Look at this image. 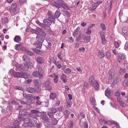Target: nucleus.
<instances>
[{
  "label": "nucleus",
  "mask_w": 128,
  "mask_h": 128,
  "mask_svg": "<svg viewBox=\"0 0 128 128\" xmlns=\"http://www.w3.org/2000/svg\"><path fill=\"white\" fill-rule=\"evenodd\" d=\"M66 75L64 74H62L60 78L62 80L64 79H66Z\"/></svg>",
  "instance_id": "nucleus-60"
},
{
  "label": "nucleus",
  "mask_w": 128,
  "mask_h": 128,
  "mask_svg": "<svg viewBox=\"0 0 128 128\" xmlns=\"http://www.w3.org/2000/svg\"><path fill=\"white\" fill-rule=\"evenodd\" d=\"M61 6L62 8L65 10H67L68 8V7L66 4H64V2L62 1V4Z\"/></svg>",
  "instance_id": "nucleus-34"
},
{
  "label": "nucleus",
  "mask_w": 128,
  "mask_h": 128,
  "mask_svg": "<svg viewBox=\"0 0 128 128\" xmlns=\"http://www.w3.org/2000/svg\"><path fill=\"white\" fill-rule=\"evenodd\" d=\"M98 56L99 58H102L104 57V55L103 52H99Z\"/></svg>",
  "instance_id": "nucleus-37"
},
{
  "label": "nucleus",
  "mask_w": 128,
  "mask_h": 128,
  "mask_svg": "<svg viewBox=\"0 0 128 128\" xmlns=\"http://www.w3.org/2000/svg\"><path fill=\"white\" fill-rule=\"evenodd\" d=\"M122 33L125 35L128 36V27L125 26L122 29Z\"/></svg>",
  "instance_id": "nucleus-19"
},
{
  "label": "nucleus",
  "mask_w": 128,
  "mask_h": 128,
  "mask_svg": "<svg viewBox=\"0 0 128 128\" xmlns=\"http://www.w3.org/2000/svg\"><path fill=\"white\" fill-rule=\"evenodd\" d=\"M56 97V95L54 93H52L51 94L50 98L52 100L55 99Z\"/></svg>",
  "instance_id": "nucleus-35"
},
{
  "label": "nucleus",
  "mask_w": 128,
  "mask_h": 128,
  "mask_svg": "<svg viewBox=\"0 0 128 128\" xmlns=\"http://www.w3.org/2000/svg\"><path fill=\"white\" fill-rule=\"evenodd\" d=\"M51 112L53 113H55L56 112V109L55 108H52L51 109Z\"/></svg>",
  "instance_id": "nucleus-58"
},
{
  "label": "nucleus",
  "mask_w": 128,
  "mask_h": 128,
  "mask_svg": "<svg viewBox=\"0 0 128 128\" xmlns=\"http://www.w3.org/2000/svg\"><path fill=\"white\" fill-rule=\"evenodd\" d=\"M126 72L125 69L124 68H121L120 69V72L121 74H122Z\"/></svg>",
  "instance_id": "nucleus-45"
},
{
  "label": "nucleus",
  "mask_w": 128,
  "mask_h": 128,
  "mask_svg": "<svg viewBox=\"0 0 128 128\" xmlns=\"http://www.w3.org/2000/svg\"><path fill=\"white\" fill-rule=\"evenodd\" d=\"M50 82L49 80L45 81L43 84V86L45 87L46 90H51L52 89V87L50 86Z\"/></svg>",
  "instance_id": "nucleus-5"
},
{
  "label": "nucleus",
  "mask_w": 128,
  "mask_h": 128,
  "mask_svg": "<svg viewBox=\"0 0 128 128\" xmlns=\"http://www.w3.org/2000/svg\"><path fill=\"white\" fill-rule=\"evenodd\" d=\"M90 102L92 104L94 105H95V99L93 98L90 99Z\"/></svg>",
  "instance_id": "nucleus-51"
},
{
  "label": "nucleus",
  "mask_w": 128,
  "mask_h": 128,
  "mask_svg": "<svg viewBox=\"0 0 128 128\" xmlns=\"http://www.w3.org/2000/svg\"><path fill=\"white\" fill-rule=\"evenodd\" d=\"M51 120L52 121L51 122L54 125H56L57 124L58 121L56 118H51Z\"/></svg>",
  "instance_id": "nucleus-31"
},
{
  "label": "nucleus",
  "mask_w": 128,
  "mask_h": 128,
  "mask_svg": "<svg viewBox=\"0 0 128 128\" xmlns=\"http://www.w3.org/2000/svg\"><path fill=\"white\" fill-rule=\"evenodd\" d=\"M54 64L58 68H61L62 66L60 64V62L58 61L57 62H56V61H55Z\"/></svg>",
  "instance_id": "nucleus-38"
},
{
  "label": "nucleus",
  "mask_w": 128,
  "mask_h": 128,
  "mask_svg": "<svg viewBox=\"0 0 128 128\" xmlns=\"http://www.w3.org/2000/svg\"><path fill=\"white\" fill-rule=\"evenodd\" d=\"M43 30L41 28L39 27H37L36 29H34L32 31H34L35 33L37 35H40L41 32L42 31V30Z\"/></svg>",
  "instance_id": "nucleus-16"
},
{
  "label": "nucleus",
  "mask_w": 128,
  "mask_h": 128,
  "mask_svg": "<svg viewBox=\"0 0 128 128\" xmlns=\"http://www.w3.org/2000/svg\"><path fill=\"white\" fill-rule=\"evenodd\" d=\"M24 124H26V126H31L32 124L31 122L30 119L28 118H25L23 119Z\"/></svg>",
  "instance_id": "nucleus-11"
},
{
  "label": "nucleus",
  "mask_w": 128,
  "mask_h": 128,
  "mask_svg": "<svg viewBox=\"0 0 128 128\" xmlns=\"http://www.w3.org/2000/svg\"><path fill=\"white\" fill-rule=\"evenodd\" d=\"M22 58L24 61V62H29L30 59L28 56L26 55H24L22 57Z\"/></svg>",
  "instance_id": "nucleus-22"
},
{
  "label": "nucleus",
  "mask_w": 128,
  "mask_h": 128,
  "mask_svg": "<svg viewBox=\"0 0 128 128\" xmlns=\"http://www.w3.org/2000/svg\"><path fill=\"white\" fill-rule=\"evenodd\" d=\"M104 123L105 124L110 125L112 124V122H111L110 121H104Z\"/></svg>",
  "instance_id": "nucleus-62"
},
{
  "label": "nucleus",
  "mask_w": 128,
  "mask_h": 128,
  "mask_svg": "<svg viewBox=\"0 0 128 128\" xmlns=\"http://www.w3.org/2000/svg\"><path fill=\"white\" fill-rule=\"evenodd\" d=\"M41 32V34L40 35H41L42 37H45L46 35V33L44 31V30H42V31Z\"/></svg>",
  "instance_id": "nucleus-52"
},
{
  "label": "nucleus",
  "mask_w": 128,
  "mask_h": 128,
  "mask_svg": "<svg viewBox=\"0 0 128 128\" xmlns=\"http://www.w3.org/2000/svg\"><path fill=\"white\" fill-rule=\"evenodd\" d=\"M61 14V13L60 12L59 10H57L55 12L54 17L56 18H57L60 16Z\"/></svg>",
  "instance_id": "nucleus-25"
},
{
  "label": "nucleus",
  "mask_w": 128,
  "mask_h": 128,
  "mask_svg": "<svg viewBox=\"0 0 128 128\" xmlns=\"http://www.w3.org/2000/svg\"><path fill=\"white\" fill-rule=\"evenodd\" d=\"M21 46V45L20 44H16L15 46V48L17 50H18Z\"/></svg>",
  "instance_id": "nucleus-53"
},
{
  "label": "nucleus",
  "mask_w": 128,
  "mask_h": 128,
  "mask_svg": "<svg viewBox=\"0 0 128 128\" xmlns=\"http://www.w3.org/2000/svg\"><path fill=\"white\" fill-rule=\"evenodd\" d=\"M110 93V89L108 88L105 91V94L106 96H109Z\"/></svg>",
  "instance_id": "nucleus-30"
},
{
  "label": "nucleus",
  "mask_w": 128,
  "mask_h": 128,
  "mask_svg": "<svg viewBox=\"0 0 128 128\" xmlns=\"http://www.w3.org/2000/svg\"><path fill=\"white\" fill-rule=\"evenodd\" d=\"M100 27L103 30H104L106 29V27L104 24L103 23H101L100 24Z\"/></svg>",
  "instance_id": "nucleus-50"
},
{
  "label": "nucleus",
  "mask_w": 128,
  "mask_h": 128,
  "mask_svg": "<svg viewBox=\"0 0 128 128\" xmlns=\"http://www.w3.org/2000/svg\"><path fill=\"white\" fill-rule=\"evenodd\" d=\"M48 114L50 118H53L54 114L52 112H48Z\"/></svg>",
  "instance_id": "nucleus-41"
},
{
  "label": "nucleus",
  "mask_w": 128,
  "mask_h": 128,
  "mask_svg": "<svg viewBox=\"0 0 128 128\" xmlns=\"http://www.w3.org/2000/svg\"><path fill=\"white\" fill-rule=\"evenodd\" d=\"M36 22L37 24L39 25L40 26L43 28V23H41L38 20H36Z\"/></svg>",
  "instance_id": "nucleus-48"
},
{
  "label": "nucleus",
  "mask_w": 128,
  "mask_h": 128,
  "mask_svg": "<svg viewBox=\"0 0 128 128\" xmlns=\"http://www.w3.org/2000/svg\"><path fill=\"white\" fill-rule=\"evenodd\" d=\"M36 126L38 128H41L42 127V124L40 123H36Z\"/></svg>",
  "instance_id": "nucleus-55"
},
{
  "label": "nucleus",
  "mask_w": 128,
  "mask_h": 128,
  "mask_svg": "<svg viewBox=\"0 0 128 128\" xmlns=\"http://www.w3.org/2000/svg\"><path fill=\"white\" fill-rule=\"evenodd\" d=\"M32 40L30 38H28L26 40V42L28 44L30 45V43L31 42Z\"/></svg>",
  "instance_id": "nucleus-56"
},
{
  "label": "nucleus",
  "mask_w": 128,
  "mask_h": 128,
  "mask_svg": "<svg viewBox=\"0 0 128 128\" xmlns=\"http://www.w3.org/2000/svg\"><path fill=\"white\" fill-rule=\"evenodd\" d=\"M62 2V0H58L56 2H52V5L58 9H59L61 6Z\"/></svg>",
  "instance_id": "nucleus-10"
},
{
  "label": "nucleus",
  "mask_w": 128,
  "mask_h": 128,
  "mask_svg": "<svg viewBox=\"0 0 128 128\" xmlns=\"http://www.w3.org/2000/svg\"><path fill=\"white\" fill-rule=\"evenodd\" d=\"M13 75L16 78H27L26 73L24 72H13Z\"/></svg>",
  "instance_id": "nucleus-2"
},
{
  "label": "nucleus",
  "mask_w": 128,
  "mask_h": 128,
  "mask_svg": "<svg viewBox=\"0 0 128 128\" xmlns=\"http://www.w3.org/2000/svg\"><path fill=\"white\" fill-rule=\"evenodd\" d=\"M12 106L9 105L6 108V110L7 112L9 111H11L12 109Z\"/></svg>",
  "instance_id": "nucleus-42"
},
{
  "label": "nucleus",
  "mask_w": 128,
  "mask_h": 128,
  "mask_svg": "<svg viewBox=\"0 0 128 128\" xmlns=\"http://www.w3.org/2000/svg\"><path fill=\"white\" fill-rule=\"evenodd\" d=\"M120 80L118 78V77H116L115 78V80H114V82L115 84H119Z\"/></svg>",
  "instance_id": "nucleus-44"
},
{
  "label": "nucleus",
  "mask_w": 128,
  "mask_h": 128,
  "mask_svg": "<svg viewBox=\"0 0 128 128\" xmlns=\"http://www.w3.org/2000/svg\"><path fill=\"white\" fill-rule=\"evenodd\" d=\"M30 62H26L24 64V70H28L29 68V65L28 64Z\"/></svg>",
  "instance_id": "nucleus-23"
},
{
  "label": "nucleus",
  "mask_w": 128,
  "mask_h": 128,
  "mask_svg": "<svg viewBox=\"0 0 128 128\" xmlns=\"http://www.w3.org/2000/svg\"><path fill=\"white\" fill-rule=\"evenodd\" d=\"M93 84H94L95 89L98 90V89L99 87V84L97 81L95 80L94 81Z\"/></svg>",
  "instance_id": "nucleus-24"
},
{
  "label": "nucleus",
  "mask_w": 128,
  "mask_h": 128,
  "mask_svg": "<svg viewBox=\"0 0 128 128\" xmlns=\"http://www.w3.org/2000/svg\"><path fill=\"white\" fill-rule=\"evenodd\" d=\"M117 60L120 63H123L124 65H125L126 63V57L125 55L123 54H121L120 56H119L118 57Z\"/></svg>",
  "instance_id": "nucleus-3"
},
{
  "label": "nucleus",
  "mask_w": 128,
  "mask_h": 128,
  "mask_svg": "<svg viewBox=\"0 0 128 128\" xmlns=\"http://www.w3.org/2000/svg\"><path fill=\"white\" fill-rule=\"evenodd\" d=\"M42 44L41 43H40V42L38 41L36 42L34 44V48H34V50H37V51L36 52L39 51V50L38 49H40L42 47Z\"/></svg>",
  "instance_id": "nucleus-7"
},
{
  "label": "nucleus",
  "mask_w": 128,
  "mask_h": 128,
  "mask_svg": "<svg viewBox=\"0 0 128 128\" xmlns=\"http://www.w3.org/2000/svg\"><path fill=\"white\" fill-rule=\"evenodd\" d=\"M32 74L35 77L39 76V78H43V74L42 73H40L39 72L35 71L33 72Z\"/></svg>",
  "instance_id": "nucleus-9"
},
{
  "label": "nucleus",
  "mask_w": 128,
  "mask_h": 128,
  "mask_svg": "<svg viewBox=\"0 0 128 128\" xmlns=\"http://www.w3.org/2000/svg\"><path fill=\"white\" fill-rule=\"evenodd\" d=\"M97 6V4L96 3H94L92 5V7L90 8V9L91 10L93 11L96 8Z\"/></svg>",
  "instance_id": "nucleus-29"
},
{
  "label": "nucleus",
  "mask_w": 128,
  "mask_h": 128,
  "mask_svg": "<svg viewBox=\"0 0 128 128\" xmlns=\"http://www.w3.org/2000/svg\"><path fill=\"white\" fill-rule=\"evenodd\" d=\"M17 6V4L16 3H13L12 4L11 7L10 8V12L13 13H14L16 10Z\"/></svg>",
  "instance_id": "nucleus-8"
},
{
  "label": "nucleus",
  "mask_w": 128,
  "mask_h": 128,
  "mask_svg": "<svg viewBox=\"0 0 128 128\" xmlns=\"http://www.w3.org/2000/svg\"><path fill=\"white\" fill-rule=\"evenodd\" d=\"M2 22L3 24L7 23L8 22V18L4 16L2 17Z\"/></svg>",
  "instance_id": "nucleus-28"
},
{
  "label": "nucleus",
  "mask_w": 128,
  "mask_h": 128,
  "mask_svg": "<svg viewBox=\"0 0 128 128\" xmlns=\"http://www.w3.org/2000/svg\"><path fill=\"white\" fill-rule=\"evenodd\" d=\"M36 91V89L33 88L29 87L26 89V91L29 93H34Z\"/></svg>",
  "instance_id": "nucleus-18"
},
{
  "label": "nucleus",
  "mask_w": 128,
  "mask_h": 128,
  "mask_svg": "<svg viewBox=\"0 0 128 128\" xmlns=\"http://www.w3.org/2000/svg\"><path fill=\"white\" fill-rule=\"evenodd\" d=\"M24 96L27 100H31L32 99V95L31 94H28L23 95Z\"/></svg>",
  "instance_id": "nucleus-27"
},
{
  "label": "nucleus",
  "mask_w": 128,
  "mask_h": 128,
  "mask_svg": "<svg viewBox=\"0 0 128 128\" xmlns=\"http://www.w3.org/2000/svg\"><path fill=\"white\" fill-rule=\"evenodd\" d=\"M120 104L121 106L123 107H126L128 106V105L127 104H126L125 103L122 102Z\"/></svg>",
  "instance_id": "nucleus-54"
},
{
  "label": "nucleus",
  "mask_w": 128,
  "mask_h": 128,
  "mask_svg": "<svg viewBox=\"0 0 128 128\" xmlns=\"http://www.w3.org/2000/svg\"><path fill=\"white\" fill-rule=\"evenodd\" d=\"M64 12L65 15L67 17H69L70 16V14L68 12L65 10Z\"/></svg>",
  "instance_id": "nucleus-59"
},
{
  "label": "nucleus",
  "mask_w": 128,
  "mask_h": 128,
  "mask_svg": "<svg viewBox=\"0 0 128 128\" xmlns=\"http://www.w3.org/2000/svg\"><path fill=\"white\" fill-rule=\"evenodd\" d=\"M120 42H118V41H115L114 42V44L116 48H118L120 44Z\"/></svg>",
  "instance_id": "nucleus-49"
},
{
  "label": "nucleus",
  "mask_w": 128,
  "mask_h": 128,
  "mask_svg": "<svg viewBox=\"0 0 128 128\" xmlns=\"http://www.w3.org/2000/svg\"><path fill=\"white\" fill-rule=\"evenodd\" d=\"M41 119L44 121L43 123L44 124L46 123L49 122V119L48 116L46 115H42L41 118Z\"/></svg>",
  "instance_id": "nucleus-14"
},
{
  "label": "nucleus",
  "mask_w": 128,
  "mask_h": 128,
  "mask_svg": "<svg viewBox=\"0 0 128 128\" xmlns=\"http://www.w3.org/2000/svg\"><path fill=\"white\" fill-rule=\"evenodd\" d=\"M19 122L18 121H16L13 123V125L14 126L15 128L18 127V128H19L20 126H19Z\"/></svg>",
  "instance_id": "nucleus-32"
},
{
  "label": "nucleus",
  "mask_w": 128,
  "mask_h": 128,
  "mask_svg": "<svg viewBox=\"0 0 128 128\" xmlns=\"http://www.w3.org/2000/svg\"><path fill=\"white\" fill-rule=\"evenodd\" d=\"M30 112L31 113V114L29 113L28 114V117H31L36 119V116H40L42 114V113L41 112L36 110H32L30 111Z\"/></svg>",
  "instance_id": "nucleus-1"
},
{
  "label": "nucleus",
  "mask_w": 128,
  "mask_h": 128,
  "mask_svg": "<svg viewBox=\"0 0 128 128\" xmlns=\"http://www.w3.org/2000/svg\"><path fill=\"white\" fill-rule=\"evenodd\" d=\"M52 22V21L50 20L47 19H44L43 22V28H45L46 26H50Z\"/></svg>",
  "instance_id": "nucleus-6"
},
{
  "label": "nucleus",
  "mask_w": 128,
  "mask_h": 128,
  "mask_svg": "<svg viewBox=\"0 0 128 128\" xmlns=\"http://www.w3.org/2000/svg\"><path fill=\"white\" fill-rule=\"evenodd\" d=\"M123 85L125 86H128V81L127 80H124L123 82Z\"/></svg>",
  "instance_id": "nucleus-47"
},
{
  "label": "nucleus",
  "mask_w": 128,
  "mask_h": 128,
  "mask_svg": "<svg viewBox=\"0 0 128 128\" xmlns=\"http://www.w3.org/2000/svg\"><path fill=\"white\" fill-rule=\"evenodd\" d=\"M67 106L68 107H70L72 105L71 101L68 99H67L66 100Z\"/></svg>",
  "instance_id": "nucleus-36"
},
{
  "label": "nucleus",
  "mask_w": 128,
  "mask_h": 128,
  "mask_svg": "<svg viewBox=\"0 0 128 128\" xmlns=\"http://www.w3.org/2000/svg\"><path fill=\"white\" fill-rule=\"evenodd\" d=\"M36 61L38 63L40 64H42L44 62V60L43 58L40 57H38L36 59Z\"/></svg>",
  "instance_id": "nucleus-15"
},
{
  "label": "nucleus",
  "mask_w": 128,
  "mask_h": 128,
  "mask_svg": "<svg viewBox=\"0 0 128 128\" xmlns=\"http://www.w3.org/2000/svg\"><path fill=\"white\" fill-rule=\"evenodd\" d=\"M37 41L38 42L41 43L42 44L44 42V37L42 36H40V35H37L36 38Z\"/></svg>",
  "instance_id": "nucleus-13"
},
{
  "label": "nucleus",
  "mask_w": 128,
  "mask_h": 128,
  "mask_svg": "<svg viewBox=\"0 0 128 128\" xmlns=\"http://www.w3.org/2000/svg\"><path fill=\"white\" fill-rule=\"evenodd\" d=\"M15 66L16 68V70H18L20 71L24 70V67L22 65L18 64H16L15 65Z\"/></svg>",
  "instance_id": "nucleus-20"
},
{
  "label": "nucleus",
  "mask_w": 128,
  "mask_h": 128,
  "mask_svg": "<svg viewBox=\"0 0 128 128\" xmlns=\"http://www.w3.org/2000/svg\"><path fill=\"white\" fill-rule=\"evenodd\" d=\"M45 12L47 13V15L48 16H47V17H48V20H50L51 21L52 20L53 22L54 23L55 22V19L54 18L53 15L52 14V13L51 12L47 10H46Z\"/></svg>",
  "instance_id": "nucleus-4"
},
{
  "label": "nucleus",
  "mask_w": 128,
  "mask_h": 128,
  "mask_svg": "<svg viewBox=\"0 0 128 128\" xmlns=\"http://www.w3.org/2000/svg\"><path fill=\"white\" fill-rule=\"evenodd\" d=\"M33 83L35 86H38L39 84H41L42 81L39 79H36L34 80Z\"/></svg>",
  "instance_id": "nucleus-17"
},
{
  "label": "nucleus",
  "mask_w": 128,
  "mask_h": 128,
  "mask_svg": "<svg viewBox=\"0 0 128 128\" xmlns=\"http://www.w3.org/2000/svg\"><path fill=\"white\" fill-rule=\"evenodd\" d=\"M58 76L56 75L54 78V81L55 83H57L58 82Z\"/></svg>",
  "instance_id": "nucleus-46"
},
{
  "label": "nucleus",
  "mask_w": 128,
  "mask_h": 128,
  "mask_svg": "<svg viewBox=\"0 0 128 128\" xmlns=\"http://www.w3.org/2000/svg\"><path fill=\"white\" fill-rule=\"evenodd\" d=\"M24 48L25 49L24 52L26 54L30 56H32L33 54V53L32 52L26 49H25V48Z\"/></svg>",
  "instance_id": "nucleus-33"
},
{
  "label": "nucleus",
  "mask_w": 128,
  "mask_h": 128,
  "mask_svg": "<svg viewBox=\"0 0 128 128\" xmlns=\"http://www.w3.org/2000/svg\"><path fill=\"white\" fill-rule=\"evenodd\" d=\"M14 40L15 42H18L21 40V38L19 36H16L14 38Z\"/></svg>",
  "instance_id": "nucleus-21"
},
{
  "label": "nucleus",
  "mask_w": 128,
  "mask_h": 128,
  "mask_svg": "<svg viewBox=\"0 0 128 128\" xmlns=\"http://www.w3.org/2000/svg\"><path fill=\"white\" fill-rule=\"evenodd\" d=\"M71 72V70L69 68H67L64 71V72L67 74H69Z\"/></svg>",
  "instance_id": "nucleus-39"
},
{
  "label": "nucleus",
  "mask_w": 128,
  "mask_h": 128,
  "mask_svg": "<svg viewBox=\"0 0 128 128\" xmlns=\"http://www.w3.org/2000/svg\"><path fill=\"white\" fill-rule=\"evenodd\" d=\"M102 43L103 44H105L106 43V40L105 38H102Z\"/></svg>",
  "instance_id": "nucleus-63"
},
{
  "label": "nucleus",
  "mask_w": 128,
  "mask_h": 128,
  "mask_svg": "<svg viewBox=\"0 0 128 128\" xmlns=\"http://www.w3.org/2000/svg\"><path fill=\"white\" fill-rule=\"evenodd\" d=\"M90 37L88 36H86L83 39V40L86 41V42H90Z\"/></svg>",
  "instance_id": "nucleus-40"
},
{
  "label": "nucleus",
  "mask_w": 128,
  "mask_h": 128,
  "mask_svg": "<svg viewBox=\"0 0 128 128\" xmlns=\"http://www.w3.org/2000/svg\"><path fill=\"white\" fill-rule=\"evenodd\" d=\"M81 38V36L80 35L79 36L76 37V41L78 42H79Z\"/></svg>",
  "instance_id": "nucleus-61"
},
{
  "label": "nucleus",
  "mask_w": 128,
  "mask_h": 128,
  "mask_svg": "<svg viewBox=\"0 0 128 128\" xmlns=\"http://www.w3.org/2000/svg\"><path fill=\"white\" fill-rule=\"evenodd\" d=\"M124 49L127 50L128 49V42H126L124 46Z\"/></svg>",
  "instance_id": "nucleus-64"
},
{
  "label": "nucleus",
  "mask_w": 128,
  "mask_h": 128,
  "mask_svg": "<svg viewBox=\"0 0 128 128\" xmlns=\"http://www.w3.org/2000/svg\"><path fill=\"white\" fill-rule=\"evenodd\" d=\"M46 128H53V126L52 124L48 123L47 124V125L46 126Z\"/></svg>",
  "instance_id": "nucleus-43"
},
{
  "label": "nucleus",
  "mask_w": 128,
  "mask_h": 128,
  "mask_svg": "<svg viewBox=\"0 0 128 128\" xmlns=\"http://www.w3.org/2000/svg\"><path fill=\"white\" fill-rule=\"evenodd\" d=\"M27 114V111L24 109H20L19 110V115L20 116H25Z\"/></svg>",
  "instance_id": "nucleus-12"
},
{
  "label": "nucleus",
  "mask_w": 128,
  "mask_h": 128,
  "mask_svg": "<svg viewBox=\"0 0 128 128\" xmlns=\"http://www.w3.org/2000/svg\"><path fill=\"white\" fill-rule=\"evenodd\" d=\"M68 40L69 42H74V40L72 37H70L68 38Z\"/></svg>",
  "instance_id": "nucleus-57"
},
{
  "label": "nucleus",
  "mask_w": 128,
  "mask_h": 128,
  "mask_svg": "<svg viewBox=\"0 0 128 128\" xmlns=\"http://www.w3.org/2000/svg\"><path fill=\"white\" fill-rule=\"evenodd\" d=\"M94 78L93 76H90L89 79V82L90 84H93L94 83Z\"/></svg>",
  "instance_id": "nucleus-26"
}]
</instances>
